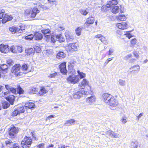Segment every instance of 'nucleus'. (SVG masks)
I'll use <instances>...</instances> for the list:
<instances>
[{"mask_svg":"<svg viewBox=\"0 0 148 148\" xmlns=\"http://www.w3.org/2000/svg\"><path fill=\"white\" fill-rule=\"evenodd\" d=\"M17 46H12L10 47V51L13 53H17Z\"/></svg>","mask_w":148,"mask_h":148,"instance_id":"f704fd0d","label":"nucleus"},{"mask_svg":"<svg viewBox=\"0 0 148 148\" xmlns=\"http://www.w3.org/2000/svg\"><path fill=\"white\" fill-rule=\"evenodd\" d=\"M20 65L16 64L12 67L11 72L12 73L15 74L17 76H19L20 75Z\"/></svg>","mask_w":148,"mask_h":148,"instance_id":"6e6552de","label":"nucleus"},{"mask_svg":"<svg viewBox=\"0 0 148 148\" xmlns=\"http://www.w3.org/2000/svg\"><path fill=\"white\" fill-rule=\"evenodd\" d=\"M130 32L131 31H129L128 32H124V33L123 34V36H125V37L128 38L129 39H130L132 37V36L130 33Z\"/></svg>","mask_w":148,"mask_h":148,"instance_id":"e433bc0d","label":"nucleus"},{"mask_svg":"<svg viewBox=\"0 0 148 148\" xmlns=\"http://www.w3.org/2000/svg\"><path fill=\"white\" fill-rule=\"evenodd\" d=\"M118 82L119 85L122 86H125L126 85V82L125 80L121 79H119V80Z\"/></svg>","mask_w":148,"mask_h":148,"instance_id":"a19ab883","label":"nucleus"},{"mask_svg":"<svg viewBox=\"0 0 148 148\" xmlns=\"http://www.w3.org/2000/svg\"><path fill=\"white\" fill-rule=\"evenodd\" d=\"M100 40L103 43L105 44V45H107L108 43V42L106 38L104 36H102L101 39Z\"/></svg>","mask_w":148,"mask_h":148,"instance_id":"c03bdc74","label":"nucleus"},{"mask_svg":"<svg viewBox=\"0 0 148 148\" xmlns=\"http://www.w3.org/2000/svg\"><path fill=\"white\" fill-rule=\"evenodd\" d=\"M130 147L134 148H140V145L137 140H134L131 142Z\"/></svg>","mask_w":148,"mask_h":148,"instance_id":"dca6fc26","label":"nucleus"},{"mask_svg":"<svg viewBox=\"0 0 148 148\" xmlns=\"http://www.w3.org/2000/svg\"><path fill=\"white\" fill-rule=\"evenodd\" d=\"M5 12V11L3 10H1V12H0V19L3 18L4 16V13Z\"/></svg>","mask_w":148,"mask_h":148,"instance_id":"680f3d73","label":"nucleus"},{"mask_svg":"<svg viewBox=\"0 0 148 148\" xmlns=\"http://www.w3.org/2000/svg\"><path fill=\"white\" fill-rule=\"evenodd\" d=\"M140 67L138 65H135L134 66L131 67L130 68V69H133L132 72H133L134 73H138L140 70Z\"/></svg>","mask_w":148,"mask_h":148,"instance_id":"4be33fe9","label":"nucleus"},{"mask_svg":"<svg viewBox=\"0 0 148 148\" xmlns=\"http://www.w3.org/2000/svg\"><path fill=\"white\" fill-rule=\"evenodd\" d=\"M51 41L52 43H54L56 41L55 36L53 35H52L51 38Z\"/></svg>","mask_w":148,"mask_h":148,"instance_id":"69168bd1","label":"nucleus"},{"mask_svg":"<svg viewBox=\"0 0 148 148\" xmlns=\"http://www.w3.org/2000/svg\"><path fill=\"white\" fill-rule=\"evenodd\" d=\"M133 53L134 56L135 58H138L139 57L138 52L137 51H133Z\"/></svg>","mask_w":148,"mask_h":148,"instance_id":"052dcab7","label":"nucleus"},{"mask_svg":"<svg viewBox=\"0 0 148 148\" xmlns=\"http://www.w3.org/2000/svg\"><path fill=\"white\" fill-rule=\"evenodd\" d=\"M112 96L111 95L107 93H104L102 96V99L106 103Z\"/></svg>","mask_w":148,"mask_h":148,"instance_id":"4468645a","label":"nucleus"},{"mask_svg":"<svg viewBox=\"0 0 148 148\" xmlns=\"http://www.w3.org/2000/svg\"><path fill=\"white\" fill-rule=\"evenodd\" d=\"M17 109L19 114L24 112L25 111V109L23 107L18 108Z\"/></svg>","mask_w":148,"mask_h":148,"instance_id":"79ce46f5","label":"nucleus"},{"mask_svg":"<svg viewBox=\"0 0 148 148\" xmlns=\"http://www.w3.org/2000/svg\"><path fill=\"white\" fill-rule=\"evenodd\" d=\"M34 106L35 105L33 103H25V107L26 109H27V108L29 109L33 108H34Z\"/></svg>","mask_w":148,"mask_h":148,"instance_id":"cd10ccee","label":"nucleus"},{"mask_svg":"<svg viewBox=\"0 0 148 148\" xmlns=\"http://www.w3.org/2000/svg\"><path fill=\"white\" fill-rule=\"evenodd\" d=\"M75 121L73 119H71L66 121L65 123L64 124V125L65 126H70L72 125L75 124Z\"/></svg>","mask_w":148,"mask_h":148,"instance_id":"aec40b11","label":"nucleus"},{"mask_svg":"<svg viewBox=\"0 0 148 148\" xmlns=\"http://www.w3.org/2000/svg\"><path fill=\"white\" fill-rule=\"evenodd\" d=\"M15 97L13 95H10L6 97L7 100L8 101L11 105L13 104Z\"/></svg>","mask_w":148,"mask_h":148,"instance_id":"393cba45","label":"nucleus"},{"mask_svg":"<svg viewBox=\"0 0 148 148\" xmlns=\"http://www.w3.org/2000/svg\"><path fill=\"white\" fill-rule=\"evenodd\" d=\"M8 15L5 14L2 19V23H5L8 21Z\"/></svg>","mask_w":148,"mask_h":148,"instance_id":"ea45409f","label":"nucleus"},{"mask_svg":"<svg viewBox=\"0 0 148 148\" xmlns=\"http://www.w3.org/2000/svg\"><path fill=\"white\" fill-rule=\"evenodd\" d=\"M116 26L120 29L124 30L127 29L128 27L127 23L124 22L116 24Z\"/></svg>","mask_w":148,"mask_h":148,"instance_id":"1a4fd4ad","label":"nucleus"},{"mask_svg":"<svg viewBox=\"0 0 148 148\" xmlns=\"http://www.w3.org/2000/svg\"><path fill=\"white\" fill-rule=\"evenodd\" d=\"M67 80L68 82L72 84H75L79 82L80 79L79 76H78V75H75L73 74L70 75L67 78Z\"/></svg>","mask_w":148,"mask_h":148,"instance_id":"7ed1b4c3","label":"nucleus"},{"mask_svg":"<svg viewBox=\"0 0 148 148\" xmlns=\"http://www.w3.org/2000/svg\"><path fill=\"white\" fill-rule=\"evenodd\" d=\"M60 42H63L65 41V39L64 37H62V35L60 38L58 40Z\"/></svg>","mask_w":148,"mask_h":148,"instance_id":"338daca9","label":"nucleus"},{"mask_svg":"<svg viewBox=\"0 0 148 148\" xmlns=\"http://www.w3.org/2000/svg\"><path fill=\"white\" fill-rule=\"evenodd\" d=\"M18 111L17 109H16L14 110L12 113L11 116H16L18 114H19Z\"/></svg>","mask_w":148,"mask_h":148,"instance_id":"8fccbe9b","label":"nucleus"},{"mask_svg":"<svg viewBox=\"0 0 148 148\" xmlns=\"http://www.w3.org/2000/svg\"><path fill=\"white\" fill-rule=\"evenodd\" d=\"M34 38L36 40H40L42 39L43 37L42 35L40 33L36 32L34 34Z\"/></svg>","mask_w":148,"mask_h":148,"instance_id":"b1692460","label":"nucleus"},{"mask_svg":"<svg viewBox=\"0 0 148 148\" xmlns=\"http://www.w3.org/2000/svg\"><path fill=\"white\" fill-rule=\"evenodd\" d=\"M113 57L111 58H109L104 63V65L105 66H106L108 63V62L110 61L111 60H112L113 59Z\"/></svg>","mask_w":148,"mask_h":148,"instance_id":"e2e57ef3","label":"nucleus"},{"mask_svg":"<svg viewBox=\"0 0 148 148\" xmlns=\"http://www.w3.org/2000/svg\"><path fill=\"white\" fill-rule=\"evenodd\" d=\"M34 49V52L36 51L37 53H39L40 52L41 49L38 46H35Z\"/></svg>","mask_w":148,"mask_h":148,"instance_id":"49530a36","label":"nucleus"},{"mask_svg":"<svg viewBox=\"0 0 148 148\" xmlns=\"http://www.w3.org/2000/svg\"><path fill=\"white\" fill-rule=\"evenodd\" d=\"M17 28V27L12 26L10 27L9 30L13 34H15L16 32H18Z\"/></svg>","mask_w":148,"mask_h":148,"instance_id":"2f4dec72","label":"nucleus"},{"mask_svg":"<svg viewBox=\"0 0 148 148\" xmlns=\"http://www.w3.org/2000/svg\"><path fill=\"white\" fill-rule=\"evenodd\" d=\"M25 53L27 55H33L34 53V50L32 48L27 49L25 50Z\"/></svg>","mask_w":148,"mask_h":148,"instance_id":"c85d7f7f","label":"nucleus"},{"mask_svg":"<svg viewBox=\"0 0 148 148\" xmlns=\"http://www.w3.org/2000/svg\"><path fill=\"white\" fill-rule=\"evenodd\" d=\"M18 29V32L19 33H21L23 32V31L25 30V27L23 26H19L17 27Z\"/></svg>","mask_w":148,"mask_h":148,"instance_id":"37998d69","label":"nucleus"},{"mask_svg":"<svg viewBox=\"0 0 148 148\" xmlns=\"http://www.w3.org/2000/svg\"><path fill=\"white\" fill-rule=\"evenodd\" d=\"M27 65L25 64H23L22 66V69L23 70H27L28 69Z\"/></svg>","mask_w":148,"mask_h":148,"instance_id":"bf43d9fd","label":"nucleus"},{"mask_svg":"<svg viewBox=\"0 0 148 148\" xmlns=\"http://www.w3.org/2000/svg\"><path fill=\"white\" fill-rule=\"evenodd\" d=\"M132 56V55L131 54H128L125 56L124 58V59L125 60H127L129 59Z\"/></svg>","mask_w":148,"mask_h":148,"instance_id":"3c124183","label":"nucleus"},{"mask_svg":"<svg viewBox=\"0 0 148 148\" xmlns=\"http://www.w3.org/2000/svg\"><path fill=\"white\" fill-rule=\"evenodd\" d=\"M123 8V7L122 5L113 6L111 11L114 14H116L120 12H122Z\"/></svg>","mask_w":148,"mask_h":148,"instance_id":"9d476101","label":"nucleus"},{"mask_svg":"<svg viewBox=\"0 0 148 148\" xmlns=\"http://www.w3.org/2000/svg\"><path fill=\"white\" fill-rule=\"evenodd\" d=\"M78 47V45L77 43H73L68 44L65 46V48L67 51L72 52L77 51Z\"/></svg>","mask_w":148,"mask_h":148,"instance_id":"f03ea898","label":"nucleus"},{"mask_svg":"<svg viewBox=\"0 0 148 148\" xmlns=\"http://www.w3.org/2000/svg\"><path fill=\"white\" fill-rule=\"evenodd\" d=\"M126 16L124 14H120L116 17L117 20L120 21H125L127 19Z\"/></svg>","mask_w":148,"mask_h":148,"instance_id":"5701e85b","label":"nucleus"},{"mask_svg":"<svg viewBox=\"0 0 148 148\" xmlns=\"http://www.w3.org/2000/svg\"><path fill=\"white\" fill-rule=\"evenodd\" d=\"M116 34L118 36L120 37L121 36H123V34L120 30H118L116 31Z\"/></svg>","mask_w":148,"mask_h":148,"instance_id":"6e6d98bb","label":"nucleus"},{"mask_svg":"<svg viewBox=\"0 0 148 148\" xmlns=\"http://www.w3.org/2000/svg\"><path fill=\"white\" fill-rule=\"evenodd\" d=\"M79 12L81 14L84 16L86 15L88 13V12L84 9H81L79 10Z\"/></svg>","mask_w":148,"mask_h":148,"instance_id":"58836bf2","label":"nucleus"},{"mask_svg":"<svg viewBox=\"0 0 148 148\" xmlns=\"http://www.w3.org/2000/svg\"><path fill=\"white\" fill-rule=\"evenodd\" d=\"M89 82L85 79H84L81 83L79 85V87L83 89H84L85 87H88V93L90 94L92 92L91 87L89 84Z\"/></svg>","mask_w":148,"mask_h":148,"instance_id":"f257e3e1","label":"nucleus"},{"mask_svg":"<svg viewBox=\"0 0 148 148\" xmlns=\"http://www.w3.org/2000/svg\"><path fill=\"white\" fill-rule=\"evenodd\" d=\"M17 92L19 94H22L23 92V90L20 87H19L17 89Z\"/></svg>","mask_w":148,"mask_h":148,"instance_id":"603ef678","label":"nucleus"},{"mask_svg":"<svg viewBox=\"0 0 148 148\" xmlns=\"http://www.w3.org/2000/svg\"><path fill=\"white\" fill-rule=\"evenodd\" d=\"M127 117L124 115L122 117L120 121L122 124H125L127 122Z\"/></svg>","mask_w":148,"mask_h":148,"instance_id":"c9c22d12","label":"nucleus"},{"mask_svg":"<svg viewBox=\"0 0 148 148\" xmlns=\"http://www.w3.org/2000/svg\"><path fill=\"white\" fill-rule=\"evenodd\" d=\"M95 97L94 96H92L90 97H87L86 99V101L87 103L91 104L95 102Z\"/></svg>","mask_w":148,"mask_h":148,"instance_id":"6ab92c4d","label":"nucleus"},{"mask_svg":"<svg viewBox=\"0 0 148 148\" xmlns=\"http://www.w3.org/2000/svg\"><path fill=\"white\" fill-rule=\"evenodd\" d=\"M21 146H22L23 148H29V145H27L26 144H21Z\"/></svg>","mask_w":148,"mask_h":148,"instance_id":"774afa93","label":"nucleus"},{"mask_svg":"<svg viewBox=\"0 0 148 148\" xmlns=\"http://www.w3.org/2000/svg\"><path fill=\"white\" fill-rule=\"evenodd\" d=\"M36 91V89L34 87H32L31 88V89L29 90V92L30 93H34Z\"/></svg>","mask_w":148,"mask_h":148,"instance_id":"4d7b16f0","label":"nucleus"},{"mask_svg":"<svg viewBox=\"0 0 148 148\" xmlns=\"http://www.w3.org/2000/svg\"><path fill=\"white\" fill-rule=\"evenodd\" d=\"M60 69L61 73L63 74H66L67 73L66 68V62H64L60 65Z\"/></svg>","mask_w":148,"mask_h":148,"instance_id":"f8f14e48","label":"nucleus"},{"mask_svg":"<svg viewBox=\"0 0 148 148\" xmlns=\"http://www.w3.org/2000/svg\"><path fill=\"white\" fill-rule=\"evenodd\" d=\"M34 35L32 34H30L25 37V38L26 40H32L34 38Z\"/></svg>","mask_w":148,"mask_h":148,"instance_id":"09e8293b","label":"nucleus"},{"mask_svg":"<svg viewBox=\"0 0 148 148\" xmlns=\"http://www.w3.org/2000/svg\"><path fill=\"white\" fill-rule=\"evenodd\" d=\"M41 32L44 34L45 37L48 38L50 36V31L49 29H42L41 30Z\"/></svg>","mask_w":148,"mask_h":148,"instance_id":"f3484780","label":"nucleus"},{"mask_svg":"<svg viewBox=\"0 0 148 148\" xmlns=\"http://www.w3.org/2000/svg\"><path fill=\"white\" fill-rule=\"evenodd\" d=\"M5 143L6 145L10 147H13L14 144L11 140H6Z\"/></svg>","mask_w":148,"mask_h":148,"instance_id":"473e14b6","label":"nucleus"},{"mask_svg":"<svg viewBox=\"0 0 148 148\" xmlns=\"http://www.w3.org/2000/svg\"><path fill=\"white\" fill-rule=\"evenodd\" d=\"M10 51L9 46L8 45H0V51L3 53H7Z\"/></svg>","mask_w":148,"mask_h":148,"instance_id":"9b49d317","label":"nucleus"},{"mask_svg":"<svg viewBox=\"0 0 148 148\" xmlns=\"http://www.w3.org/2000/svg\"><path fill=\"white\" fill-rule=\"evenodd\" d=\"M48 92V90H46L45 88L41 87L39 92V94L40 95H43Z\"/></svg>","mask_w":148,"mask_h":148,"instance_id":"c756f323","label":"nucleus"},{"mask_svg":"<svg viewBox=\"0 0 148 148\" xmlns=\"http://www.w3.org/2000/svg\"><path fill=\"white\" fill-rule=\"evenodd\" d=\"M137 42V40L136 39H133L131 41V47H133L134 45L136 44Z\"/></svg>","mask_w":148,"mask_h":148,"instance_id":"a18cd8bd","label":"nucleus"},{"mask_svg":"<svg viewBox=\"0 0 148 148\" xmlns=\"http://www.w3.org/2000/svg\"><path fill=\"white\" fill-rule=\"evenodd\" d=\"M118 3V1L117 0H112L108 2L107 4L105 5H103L101 7L102 9H105L106 10V8H110L114 5H116Z\"/></svg>","mask_w":148,"mask_h":148,"instance_id":"0eeeda50","label":"nucleus"},{"mask_svg":"<svg viewBox=\"0 0 148 148\" xmlns=\"http://www.w3.org/2000/svg\"><path fill=\"white\" fill-rule=\"evenodd\" d=\"M2 106L4 109H6L9 107L10 104L7 101H4L2 103Z\"/></svg>","mask_w":148,"mask_h":148,"instance_id":"4c0bfd02","label":"nucleus"},{"mask_svg":"<svg viewBox=\"0 0 148 148\" xmlns=\"http://www.w3.org/2000/svg\"><path fill=\"white\" fill-rule=\"evenodd\" d=\"M77 72L78 75V76H79L80 79L85 77L86 75L85 73L82 72H81L79 70H78Z\"/></svg>","mask_w":148,"mask_h":148,"instance_id":"72a5a7b5","label":"nucleus"},{"mask_svg":"<svg viewBox=\"0 0 148 148\" xmlns=\"http://www.w3.org/2000/svg\"><path fill=\"white\" fill-rule=\"evenodd\" d=\"M57 75V73L56 72H55L53 73H52L50 74L48 76L49 77L52 78H54Z\"/></svg>","mask_w":148,"mask_h":148,"instance_id":"13d9d810","label":"nucleus"},{"mask_svg":"<svg viewBox=\"0 0 148 148\" xmlns=\"http://www.w3.org/2000/svg\"><path fill=\"white\" fill-rule=\"evenodd\" d=\"M18 132V128L16 127L13 125H11L9 129L8 132L10 138H13L14 137Z\"/></svg>","mask_w":148,"mask_h":148,"instance_id":"20e7f679","label":"nucleus"},{"mask_svg":"<svg viewBox=\"0 0 148 148\" xmlns=\"http://www.w3.org/2000/svg\"><path fill=\"white\" fill-rule=\"evenodd\" d=\"M65 36L66 37L67 41L68 42H69L72 41L74 39L73 36L70 34L68 32H66L65 34Z\"/></svg>","mask_w":148,"mask_h":148,"instance_id":"412c9836","label":"nucleus"},{"mask_svg":"<svg viewBox=\"0 0 148 148\" xmlns=\"http://www.w3.org/2000/svg\"><path fill=\"white\" fill-rule=\"evenodd\" d=\"M88 94V91H85L84 90H82L80 91L74 93L73 94V96L74 99H79L83 95H86Z\"/></svg>","mask_w":148,"mask_h":148,"instance_id":"423d86ee","label":"nucleus"},{"mask_svg":"<svg viewBox=\"0 0 148 148\" xmlns=\"http://www.w3.org/2000/svg\"><path fill=\"white\" fill-rule=\"evenodd\" d=\"M5 87L9 91H10L13 93H15L16 92V89L15 88H12L9 85H5Z\"/></svg>","mask_w":148,"mask_h":148,"instance_id":"a878e982","label":"nucleus"},{"mask_svg":"<svg viewBox=\"0 0 148 148\" xmlns=\"http://www.w3.org/2000/svg\"><path fill=\"white\" fill-rule=\"evenodd\" d=\"M17 53L18 52V53H21L22 51V47L20 46H17Z\"/></svg>","mask_w":148,"mask_h":148,"instance_id":"0e129e2a","label":"nucleus"},{"mask_svg":"<svg viewBox=\"0 0 148 148\" xmlns=\"http://www.w3.org/2000/svg\"><path fill=\"white\" fill-rule=\"evenodd\" d=\"M32 142V139L30 137L26 136L22 141L21 144L31 145Z\"/></svg>","mask_w":148,"mask_h":148,"instance_id":"2eb2a0df","label":"nucleus"},{"mask_svg":"<svg viewBox=\"0 0 148 148\" xmlns=\"http://www.w3.org/2000/svg\"><path fill=\"white\" fill-rule=\"evenodd\" d=\"M8 68L7 66L5 64L1 65L0 66V69L1 70L0 71H2V73L4 74H5L7 73V70Z\"/></svg>","mask_w":148,"mask_h":148,"instance_id":"bb28decb","label":"nucleus"},{"mask_svg":"<svg viewBox=\"0 0 148 148\" xmlns=\"http://www.w3.org/2000/svg\"><path fill=\"white\" fill-rule=\"evenodd\" d=\"M40 12V11L37 8H34L32 11L31 17L32 18H34L37 14L38 13Z\"/></svg>","mask_w":148,"mask_h":148,"instance_id":"a211bd4d","label":"nucleus"},{"mask_svg":"<svg viewBox=\"0 0 148 148\" xmlns=\"http://www.w3.org/2000/svg\"><path fill=\"white\" fill-rule=\"evenodd\" d=\"M65 54L63 52L60 51L57 55V58H64L65 57Z\"/></svg>","mask_w":148,"mask_h":148,"instance_id":"7c9ffc66","label":"nucleus"},{"mask_svg":"<svg viewBox=\"0 0 148 148\" xmlns=\"http://www.w3.org/2000/svg\"><path fill=\"white\" fill-rule=\"evenodd\" d=\"M106 103L111 107H115L118 105V102L114 97L112 96Z\"/></svg>","mask_w":148,"mask_h":148,"instance_id":"39448f33","label":"nucleus"},{"mask_svg":"<svg viewBox=\"0 0 148 148\" xmlns=\"http://www.w3.org/2000/svg\"><path fill=\"white\" fill-rule=\"evenodd\" d=\"M112 132L110 130H109L106 133V137H108V136L112 137Z\"/></svg>","mask_w":148,"mask_h":148,"instance_id":"864d4df0","label":"nucleus"},{"mask_svg":"<svg viewBox=\"0 0 148 148\" xmlns=\"http://www.w3.org/2000/svg\"><path fill=\"white\" fill-rule=\"evenodd\" d=\"M95 21L94 18L92 16L88 18L85 23V26L87 27H88L90 24H93L94 23Z\"/></svg>","mask_w":148,"mask_h":148,"instance_id":"ddd939ff","label":"nucleus"},{"mask_svg":"<svg viewBox=\"0 0 148 148\" xmlns=\"http://www.w3.org/2000/svg\"><path fill=\"white\" fill-rule=\"evenodd\" d=\"M120 136V135L117 133H115L114 132H112V137H113L115 138H119Z\"/></svg>","mask_w":148,"mask_h":148,"instance_id":"5fc2aeb1","label":"nucleus"},{"mask_svg":"<svg viewBox=\"0 0 148 148\" xmlns=\"http://www.w3.org/2000/svg\"><path fill=\"white\" fill-rule=\"evenodd\" d=\"M81 28L80 27H78L76 30V34L78 36H79L81 34Z\"/></svg>","mask_w":148,"mask_h":148,"instance_id":"de8ad7c7","label":"nucleus"}]
</instances>
